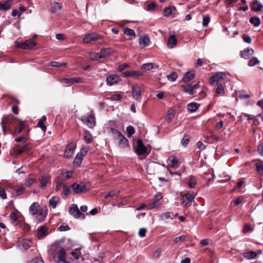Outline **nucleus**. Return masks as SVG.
<instances>
[{"mask_svg": "<svg viewBox=\"0 0 263 263\" xmlns=\"http://www.w3.org/2000/svg\"><path fill=\"white\" fill-rule=\"evenodd\" d=\"M16 119L13 116H6L3 117L1 122V125L4 135L9 132L10 134H13L11 130V125L16 124Z\"/></svg>", "mask_w": 263, "mask_h": 263, "instance_id": "f257e3e1", "label": "nucleus"}, {"mask_svg": "<svg viewBox=\"0 0 263 263\" xmlns=\"http://www.w3.org/2000/svg\"><path fill=\"white\" fill-rule=\"evenodd\" d=\"M102 39V36L96 32H91L87 34L83 38L84 43H92Z\"/></svg>", "mask_w": 263, "mask_h": 263, "instance_id": "f03ea898", "label": "nucleus"}, {"mask_svg": "<svg viewBox=\"0 0 263 263\" xmlns=\"http://www.w3.org/2000/svg\"><path fill=\"white\" fill-rule=\"evenodd\" d=\"M135 151L139 156L147 155L149 153V151L143 145L141 139H138L137 141V146L135 148Z\"/></svg>", "mask_w": 263, "mask_h": 263, "instance_id": "7ed1b4c3", "label": "nucleus"}, {"mask_svg": "<svg viewBox=\"0 0 263 263\" xmlns=\"http://www.w3.org/2000/svg\"><path fill=\"white\" fill-rule=\"evenodd\" d=\"M163 196L161 193H158L155 196L153 202L149 203L147 208L148 210L157 208L160 207L162 205V203L160 202V200L162 199Z\"/></svg>", "mask_w": 263, "mask_h": 263, "instance_id": "20e7f679", "label": "nucleus"}, {"mask_svg": "<svg viewBox=\"0 0 263 263\" xmlns=\"http://www.w3.org/2000/svg\"><path fill=\"white\" fill-rule=\"evenodd\" d=\"M227 78L226 73L222 72H218L215 73L209 80V82L213 85L215 82H218L221 80H224Z\"/></svg>", "mask_w": 263, "mask_h": 263, "instance_id": "39448f33", "label": "nucleus"}, {"mask_svg": "<svg viewBox=\"0 0 263 263\" xmlns=\"http://www.w3.org/2000/svg\"><path fill=\"white\" fill-rule=\"evenodd\" d=\"M196 194L194 193H187L183 195L181 197L182 204L184 205H187L191 203L192 200L195 198Z\"/></svg>", "mask_w": 263, "mask_h": 263, "instance_id": "423d86ee", "label": "nucleus"}, {"mask_svg": "<svg viewBox=\"0 0 263 263\" xmlns=\"http://www.w3.org/2000/svg\"><path fill=\"white\" fill-rule=\"evenodd\" d=\"M71 188L76 194H81L87 190L86 185L84 183L80 182V183H74L71 185Z\"/></svg>", "mask_w": 263, "mask_h": 263, "instance_id": "0eeeda50", "label": "nucleus"}, {"mask_svg": "<svg viewBox=\"0 0 263 263\" xmlns=\"http://www.w3.org/2000/svg\"><path fill=\"white\" fill-rule=\"evenodd\" d=\"M183 91L188 93L191 95H193L195 93V90L199 87V83L197 82L196 84L194 85L187 84V85H183L182 86Z\"/></svg>", "mask_w": 263, "mask_h": 263, "instance_id": "6e6552de", "label": "nucleus"}, {"mask_svg": "<svg viewBox=\"0 0 263 263\" xmlns=\"http://www.w3.org/2000/svg\"><path fill=\"white\" fill-rule=\"evenodd\" d=\"M81 120L89 127L93 126L95 124V118L91 115L83 116L81 118Z\"/></svg>", "mask_w": 263, "mask_h": 263, "instance_id": "1a4fd4ad", "label": "nucleus"}, {"mask_svg": "<svg viewBox=\"0 0 263 263\" xmlns=\"http://www.w3.org/2000/svg\"><path fill=\"white\" fill-rule=\"evenodd\" d=\"M60 82L65 84H73L74 83H81L83 82V79L81 78H65L61 79Z\"/></svg>", "mask_w": 263, "mask_h": 263, "instance_id": "9d476101", "label": "nucleus"}, {"mask_svg": "<svg viewBox=\"0 0 263 263\" xmlns=\"http://www.w3.org/2000/svg\"><path fill=\"white\" fill-rule=\"evenodd\" d=\"M69 213L75 218H78L82 215L80 212L78 206L74 204L71 205L69 207Z\"/></svg>", "mask_w": 263, "mask_h": 263, "instance_id": "9b49d317", "label": "nucleus"}, {"mask_svg": "<svg viewBox=\"0 0 263 263\" xmlns=\"http://www.w3.org/2000/svg\"><path fill=\"white\" fill-rule=\"evenodd\" d=\"M120 80L121 79L119 76L114 74L109 76L106 79L107 84L109 86L116 84L120 81Z\"/></svg>", "mask_w": 263, "mask_h": 263, "instance_id": "f8f14e48", "label": "nucleus"}, {"mask_svg": "<svg viewBox=\"0 0 263 263\" xmlns=\"http://www.w3.org/2000/svg\"><path fill=\"white\" fill-rule=\"evenodd\" d=\"M132 93L136 100L139 101L141 99V92L139 85L136 84L132 87Z\"/></svg>", "mask_w": 263, "mask_h": 263, "instance_id": "ddd939ff", "label": "nucleus"}, {"mask_svg": "<svg viewBox=\"0 0 263 263\" xmlns=\"http://www.w3.org/2000/svg\"><path fill=\"white\" fill-rule=\"evenodd\" d=\"M48 183H50V176L48 174H44L41 179L40 187L44 188Z\"/></svg>", "mask_w": 263, "mask_h": 263, "instance_id": "4468645a", "label": "nucleus"}, {"mask_svg": "<svg viewBox=\"0 0 263 263\" xmlns=\"http://www.w3.org/2000/svg\"><path fill=\"white\" fill-rule=\"evenodd\" d=\"M143 74L142 72H141L140 71H126L122 73L123 76L125 77H138L141 76Z\"/></svg>", "mask_w": 263, "mask_h": 263, "instance_id": "2eb2a0df", "label": "nucleus"}, {"mask_svg": "<svg viewBox=\"0 0 263 263\" xmlns=\"http://www.w3.org/2000/svg\"><path fill=\"white\" fill-rule=\"evenodd\" d=\"M195 76V71L194 70H191L185 73L183 78H182V81L184 82H187L192 80Z\"/></svg>", "mask_w": 263, "mask_h": 263, "instance_id": "dca6fc26", "label": "nucleus"}, {"mask_svg": "<svg viewBox=\"0 0 263 263\" xmlns=\"http://www.w3.org/2000/svg\"><path fill=\"white\" fill-rule=\"evenodd\" d=\"M74 145L73 144L71 143L68 144L64 153V156L66 158H70L73 152Z\"/></svg>", "mask_w": 263, "mask_h": 263, "instance_id": "f3484780", "label": "nucleus"}, {"mask_svg": "<svg viewBox=\"0 0 263 263\" xmlns=\"http://www.w3.org/2000/svg\"><path fill=\"white\" fill-rule=\"evenodd\" d=\"M150 40L148 36L145 35L141 36L139 40V44L142 48L145 47L149 45Z\"/></svg>", "mask_w": 263, "mask_h": 263, "instance_id": "a211bd4d", "label": "nucleus"}, {"mask_svg": "<svg viewBox=\"0 0 263 263\" xmlns=\"http://www.w3.org/2000/svg\"><path fill=\"white\" fill-rule=\"evenodd\" d=\"M177 41L174 35H171L168 38L167 45L170 48H173L176 46Z\"/></svg>", "mask_w": 263, "mask_h": 263, "instance_id": "6ab92c4d", "label": "nucleus"}, {"mask_svg": "<svg viewBox=\"0 0 263 263\" xmlns=\"http://www.w3.org/2000/svg\"><path fill=\"white\" fill-rule=\"evenodd\" d=\"M18 122L16 126L14 132H13L12 135H15L21 133L25 127V125L23 121L18 120Z\"/></svg>", "mask_w": 263, "mask_h": 263, "instance_id": "aec40b11", "label": "nucleus"}, {"mask_svg": "<svg viewBox=\"0 0 263 263\" xmlns=\"http://www.w3.org/2000/svg\"><path fill=\"white\" fill-rule=\"evenodd\" d=\"M59 260L61 261H65L66 253L64 249L60 248L57 252Z\"/></svg>", "mask_w": 263, "mask_h": 263, "instance_id": "412c9836", "label": "nucleus"}, {"mask_svg": "<svg viewBox=\"0 0 263 263\" xmlns=\"http://www.w3.org/2000/svg\"><path fill=\"white\" fill-rule=\"evenodd\" d=\"M253 53L254 51L252 48H247L241 52V57L245 59H247L253 55Z\"/></svg>", "mask_w": 263, "mask_h": 263, "instance_id": "4be33fe9", "label": "nucleus"}, {"mask_svg": "<svg viewBox=\"0 0 263 263\" xmlns=\"http://www.w3.org/2000/svg\"><path fill=\"white\" fill-rule=\"evenodd\" d=\"M47 228L42 226L38 231L37 233V237L39 239H41L44 238L47 234Z\"/></svg>", "mask_w": 263, "mask_h": 263, "instance_id": "5701e85b", "label": "nucleus"}, {"mask_svg": "<svg viewBox=\"0 0 263 263\" xmlns=\"http://www.w3.org/2000/svg\"><path fill=\"white\" fill-rule=\"evenodd\" d=\"M60 201V198L58 196H53L52 197L49 201V206L51 207L53 209H55L57 206V204L59 203Z\"/></svg>", "mask_w": 263, "mask_h": 263, "instance_id": "b1692460", "label": "nucleus"}, {"mask_svg": "<svg viewBox=\"0 0 263 263\" xmlns=\"http://www.w3.org/2000/svg\"><path fill=\"white\" fill-rule=\"evenodd\" d=\"M117 140L119 141V145L122 147H125L128 145V141L127 139L122 135L120 136Z\"/></svg>", "mask_w": 263, "mask_h": 263, "instance_id": "393cba45", "label": "nucleus"}, {"mask_svg": "<svg viewBox=\"0 0 263 263\" xmlns=\"http://www.w3.org/2000/svg\"><path fill=\"white\" fill-rule=\"evenodd\" d=\"M11 1H7L4 2H0V10L7 11L11 8Z\"/></svg>", "mask_w": 263, "mask_h": 263, "instance_id": "a878e982", "label": "nucleus"}, {"mask_svg": "<svg viewBox=\"0 0 263 263\" xmlns=\"http://www.w3.org/2000/svg\"><path fill=\"white\" fill-rule=\"evenodd\" d=\"M263 8V5L258 1H254L252 5V9L254 11H259Z\"/></svg>", "mask_w": 263, "mask_h": 263, "instance_id": "bb28decb", "label": "nucleus"}, {"mask_svg": "<svg viewBox=\"0 0 263 263\" xmlns=\"http://www.w3.org/2000/svg\"><path fill=\"white\" fill-rule=\"evenodd\" d=\"M39 204L37 202H34L29 208L30 213L34 215L39 212Z\"/></svg>", "mask_w": 263, "mask_h": 263, "instance_id": "cd10ccee", "label": "nucleus"}, {"mask_svg": "<svg viewBox=\"0 0 263 263\" xmlns=\"http://www.w3.org/2000/svg\"><path fill=\"white\" fill-rule=\"evenodd\" d=\"M243 257L247 259H253L256 258V254L254 251H249L243 253Z\"/></svg>", "mask_w": 263, "mask_h": 263, "instance_id": "c85d7f7f", "label": "nucleus"}, {"mask_svg": "<svg viewBox=\"0 0 263 263\" xmlns=\"http://www.w3.org/2000/svg\"><path fill=\"white\" fill-rule=\"evenodd\" d=\"M124 33L127 36L129 40H132L135 37V33L134 30L126 28L124 29Z\"/></svg>", "mask_w": 263, "mask_h": 263, "instance_id": "c756f323", "label": "nucleus"}, {"mask_svg": "<svg viewBox=\"0 0 263 263\" xmlns=\"http://www.w3.org/2000/svg\"><path fill=\"white\" fill-rule=\"evenodd\" d=\"M30 149L29 145L25 144L21 148H17L14 150V153L16 155H20L24 152H27Z\"/></svg>", "mask_w": 263, "mask_h": 263, "instance_id": "7c9ffc66", "label": "nucleus"}, {"mask_svg": "<svg viewBox=\"0 0 263 263\" xmlns=\"http://www.w3.org/2000/svg\"><path fill=\"white\" fill-rule=\"evenodd\" d=\"M177 214L174 215L173 213L167 212L165 213H163L160 215V218L161 220H164L167 219L168 218L173 219V217L177 216Z\"/></svg>", "mask_w": 263, "mask_h": 263, "instance_id": "2f4dec72", "label": "nucleus"}, {"mask_svg": "<svg viewBox=\"0 0 263 263\" xmlns=\"http://www.w3.org/2000/svg\"><path fill=\"white\" fill-rule=\"evenodd\" d=\"M100 59L108 57L111 54V50L108 48H104L101 50L100 52H99Z\"/></svg>", "mask_w": 263, "mask_h": 263, "instance_id": "473e14b6", "label": "nucleus"}, {"mask_svg": "<svg viewBox=\"0 0 263 263\" xmlns=\"http://www.w3.org/2000/svg\"><path fill=\"white\" fill-rule=\"evenodd\" d=\"M199 105L196 102H192L187 105V109L191 112L195 111L198 108Z\"/></svg>", "mask_w": 263, "mask_h": 263, "instance_id": "72a5a7b5", "label": "nucleus"}, {"mask_svg": "<svg viewBox=\"0 0 263 263\" xmlns=\"http://www.w3.org/2000/svg\"><path fill=\"white\" fill-rule=\"evenodd\" d=\"M62 9V6L61 4L57 3V2H54L51 5V9L52 12L53 13H57L61 11Z\"/></svg>", "mask_w": 263, "mask_h": 263, "instance_id": "f704fd0d", "label": "nucleus"}, {"mask_svg": "<svg viewBox=\"0 0 263 263\" xmlns=\"http://www.w3.org/2000/svg\"><path fill=\"white\" fill-rule=\"evenodd\" d=\"M83 159V157L81 155H80L79 153H78L75 157V159L73 161V165L76 166H79L81 163L82 160Z\"/></svg>", "mask_w": 263, "mask_h": 263, "instance_id": "c9c22d12", "label": "nucleus"}, {"mask_svg": "<svg viewBox=\"0 0 263 263\" xmlns=\"http://www.w3.org/2000/svg\"><path fill=\"white\" fill-rule=\"evenodd\" d=\"M84 138L85 141L86 143H90L92 139V135L90 134L89 132L87 130H85L84 133Z\"/></svg>", "mask_w": 263, "mask_h": 263, "instance_id": "e433bc0d", "label": "nucleus"}, {"mask_svg": "<svg viewBox=\"0 0 263 263\" xmlns=\"http://www.w3.org/2000/svg\"><path fill=\"white\" fill-rule=\"evenodd\" d=\"M175 116V112L173 109H170L167 112V116L166 117V120L170 122L174 118Z\"/></svg>", "mask_w": 263, "mask_h": 263, "instance_id": "4c0bfd02", "label": "nucleus"}, {"mask_svg": "<svg viewBox=\"0 0 263 263\" xmlns=\"http://www.w3.org/2000/svg\"><path fill=\"white\" fill-rule=\"evenodd\" d=\"M24 191V187L23 186H19L17 189H15L12 193V195L14 196H18L22 195Z\"/></svg>", "mask_w": 263, "mask_h": 263, "instance_id": "58836bf2", "label": "nucleus"}, {"mask_svg": "<svg viewBox=\"0 0 263 263\" xmlns=\"http://www.w3.org/2000/svg\"><path fill=\"white\" fill-rule=\"evenodd\" d=\"M109 132L112 134L114 138L116 139H117L122 135L117 129L114 128H110Z\"/></svg>", "mask_w": 263, "mask_h": 263, "instance_id": "ea45409f", "label": "nucleus"}, {"mask_svg": "<svg viewBox=\"0 0 263 263\" xmlns=\"http://www.w3.org/2000/svg\"><path fill=\"white\" fill-rule=\"evenodd\" d=\"M50 66L54 67H65L67 65V63L62 62L60 63L56 61H52L50 62Z\"/></svg>", "mask_w": 263, "mask_h": 263, "instance_id": "a19ab883", "label": "nucleus"}, {"mask_svg": "<svg viewBox=\"0 0 263 263\" xmlns=\"http://www.w3.org/2000/svg\"><path fill=\"white\" fill-rule=\"evenodd\" d=\"M173 10H176V8L174 7H173V8H172L171 7L165 8L163 11L164 15L165 16H170L172 13Z\"/></svg>", "mask_w": 263, "mask_h": 263, "instance_id": "79ce46f5", "label": "nucleus"}, {"mask_svg": "<svg viewBox=\"0 0 263 263\" xmlns=\"http://www.w3.org/2000/svg\"><path fill=\"white\" fill-rule=\"evenodd\" d=\"M250 22L253 24L254 26H258L260 24V20L259 17H251L250 19Z\"/></svg>", "mask_w": 263, "mask_h": 263, "instance_id": "37998d69", "label": "nucleus"}, {"mask_svg": "<svg viewBox=\"0 0 263 263\" xmlns=\"http://www.w3.org/2000/svg\"><path fill=\"white\" fill-rule=\"evenodd\" d=\"M71 254L76 259H79L80 256L81 255L80 249H76L74 251L71 252Z\"/></svg>", "mask_w": 263, "mask_h": 263, "instance_id": "c03bdc74", "label": "nucleus"}, {"mask_svg": "<svg viewBox=\"0 0 263 263\" xmlns=\"http://www.w3.org/2000/svg\"><path fill=\"white\" fill-rule=\"evenodd\" d=\"M62 178L60 177L57 178L56 180V186L55 188V190L56 192H58L61 188L62 186Z\"/></svg>", "mask_w": 263, "mask_h": 263, "instance_id": "a18cd8bd", "label": "nucleus"}, {"mask_svg": "<svg viewBox=\"0 0 263 263\" xmlns=\"http://www.w3.org/2000/svg\"><path fill=\"white\" fill-rule=\"evenodd\" d=\"M46 215H47L46 211L44 210V209H42L40 211L39 215H38V217H37L39 221H43L44 219L46 216Z\"/></svg>", "mask_w": 263, "mask_h": 263, "instance_id": "49530a36", "label": "nucleus"}, {"mask_svg": "<svg viewBox=\"0 0 263 263\" xmlns=\"http://www.w3.org/2000/svg\"><path fill=\"white\" fill-rule=\"evenodd\" d=\"M126 132L127 136L130 137L135 133V130L133 126L129 125L126 127Z\"/></svg>", "mask_w": 263, "mask_h": 263, "instance_id": "de8ad7c7", "label": "nucleus"}, {"mask_svg": "<svg viewBox=\"0 0 263 263\" xmlns=\"http://www.w3.org/2000/svg\"><path fill=\"white\" fill-rule=\"evenodd\" d=\"M196 184V179L194 177L191 176L190 178V179L189 181V183H188L189 186L190 188L193 189L195 187Z\"/></svg>", "mask_w": 263, "mask_h": 263, "instance_id": "09e8293b", "label": "nucleus"}, {"mask_svg": "<svg viewBox=\"0 0 263 263\" xmlns=\"http://www.w3.org/2000/svg\"><path fill=\"white\" fill-rule=\"evenodd\" d=\"M216 92L217 95H223L224 93V88L222 85L218 83L217 88L216 90Z\"/></svg>", "mask_w": 263, "mask_h": 263, "instance_id": "8fccbe9b", "label": "nucleus"}, {"mask_svg": "<svg viewBox=\"0 0 263 263\" xmlns=\"http://www.w3.org/2000/svg\"><path fill=\"white\" fill-rule=\"evenodd\" d=\"M120 192L119 191H115L112 190L109 192L108 194L105 197V198L106 199L108 197H114L115 196H118Z\"/></svg>", "mask_w": 263, "mask_h": 263, "instance_id": "3c124183", "label": "nucleus"}, {"mask_svg": "<svg viewBox=\"0 0 263 263\" xmlns=\"http://www.w3.org/2000/svg\"><path fill=\"white\" fill-rule=\"evenodd\" d=\"M28 49H31L36 45V43L32 40H28L25 42Z\"/></svg>", "mask_w": 263, "mask_h": 263, "instance_id": "603ef678", "label": "nucleus"}, {"mask_svg": "<svg viewBox=\"0 0 263 263\" xmlns=\"http://www.w3.org/2000/svg\"><path fill=\"white\" fill-rule=\"evenodd\" d=\"M153 64L151 63H148L143 64L141 68L145 70H149L152 69L153 68Z\"/></svg>", "mask_w": 263, "mask_h": 263, "instance_id": "864d4df0", "label": "nucleus"}, {"mask_svg": "<svg viewBox=\"0 0 263 263\" xmlns=\"http://www.w3.org/2000/svg\"><path fill=\"white\" fill-rule=\"evenodd\" d=\"M89 58L91 60H95V61L100 59V57L99 53H96V52L90 53Z\"/></svg>", "mask_w": 263, "mask_h": 263, "instance_id": "5fc2aeb1", "label": "nucleus"}, {"mask_svg": "<svg viewBox=\"0 0 263 263\" xmlns=\"http://www.w3.org/2000/svg\"><path fill=\"white\" fill-rule=\"evenodd\" d=\"M69 192H70L69 187L66 185H63V191L62 193V196H63V197H66L69 194Z\"/></svg>", "mask_w": 263, "mask_h": 263, "instance_id": "6e6d98bb", "label": "nucleus"}, {"mask_svg": "<svg viewBox=\"0 0 263 263\" xmlns=\"http://www.w3.org/2000/svg\"><path fill=\"white\" fill-rule=\"evenodd\" d=\"M177 78V74L175 72H172L170 75L167 76L168 80L174 81Z\"/></svg>", "mask_w": 263, "mask_h": 263, "instance_id": "4d7b16f0", "label": "nucleus"}, {"mask_svg": "<svg viewBox=\"0 0 263 263\" xmlns=\"http://www.w3.org/2000/svg\"><path fill=\"white\" fill-rule=\"evenodd\" d=\"M186 238V236L185 235H181L178 237H176L173 240L174 243H177L179 242H182L184 241Z\"/></svg>", "mask_w": 263, "mask_h": 263, "instance_id": "13d9d810", "label": "nucleus"}, {"mask_svg": "<svg viewBox=\"0 0 263 263\" xmlns=\"http://www.w3.org/2000/svg\"><path fill=\"white\" fill-rule=\"evenodd\" d=\"M72 172H67L65 173L62 174L60 177L62 178V179L64 180L65 179L70 178L72 176Z\"/></svg>", "mask_w": 263, "mask_h": 263, "instance_id": "bf43d9fd", "label": "nucleus"}, {"mask_svg": "<svg viewBox=\"0 0 263 263\" xmlns=\"http://www.w3.org/2000/svg\"><path fill=\"white\" fill-rule=\"evenodd\" d=\"M259 63V60L256 58H254L251 59L249 62V65L250 66H253Z\"/></svg>", "mask_w": 263, "mask_h": 263, "instance_id": "052dcab7", "label": "nucleus"}, {"mask_svg": "<svg viewBox=\"0 0 263 263\" xmlns=\"http://www.w3.org/2000/svg\"><path fill=\"white\" fill-rule=\"evenodd\" d=\"M189 141H190L189 136L187 135H185L184 136V137L183 138V139L182 140L181 144L183 146H186L187 144H188Z\"/></svg>", "mask_w": 263, "mask_h": 263, "instance_id": "680f3d73", "label": "nucleus"}, {"mask_svg": "<svg viewBox=\"0 0 263 263\" xmlns=\"http://www.w3.org/2000/svg\"><path fill=\"white\" fill-rule=\"evenodd\" d=\"M210 21V18L209 16H205L203 17L202 20V25L204 27L206 26L209 23Z\"/></svg>", "mask_w": 263, "mask_h": 263, "instance_id": "e2e57ef3", "label": "nucleus"}, {"mask_svg": "<svg viewBox=\"0 0 263 263\" xmlns=\"http://www.w3.org/2000/svg\"><path fill=\"white\" fill-rule=\"evenodd\" d=\"M238 97L240 99H246L250 97L249 95L246 93L245 91H241L239 92Z\"/></svg>", "mask_w": 263, "mask_h": 263, "instance_id": "0e129e2a", "label": "nucleus"}, {"mask_svg": "<svg viewBox=\"0 0 263 263\" xmlns=\"http://www.w3.org/2000/svg\"><path fill=\"white\" fill-rule=\"evenodd\" d=\"M88 152V148L86 147H82L80 152L78 153L80 155H81L83 157L86 155L87 153Z\"/></svg>", "mask_w": 263, "mask_h": 263, "instance_id": "69168bd1", "label": "nucleus"}, {"mask_svg": "<svg viewBox=\"0 0 263 263\" xmlns=\"http://www.w3.org/2000/svg\"><path fill=\"white\" fill-rule=\"evenodd\" d=\"M146 232V230L145 229L141 228L139 231L138 234L141 237H143L145 236Z\"/></svg>", "mask_w": 263, "mask_h": 263, "instance_id": "338daca9", "label": "nucleus"}, {"mask_svg": "<svg viewBox=\"0 0 263 263\" xmlns=\"http://www.w3.org/2000/svg\"><path fill=\"white\" fill-rule=\"evenodd\" d=\"M257 151L259 153L263 155V142L258 145Z\"/></svg>", "mask_w": 263, "mask_h": 263, "instance_id": "774afa93", "label": "nucleus"}]
</instances>
